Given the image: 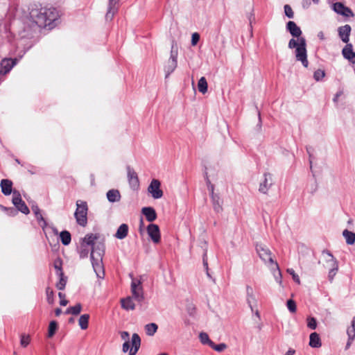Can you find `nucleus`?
<instances>
[{
    "label": "nucleus",
    "instance_id": "f257e3e1",
    "mask_svg": "<svg viewBox=\"0 0 355 355\" xmlns=\"http://www.w3.org/2000/svg\"><path fill=\"white\" fill-rule=\"evenodd\" d=\"M288 46L289 49H295V55L297 61L301 62L303 67L307 68L309 61L307 59L306 42L304 37L291 39L288 42Z\"/></svg>",
    "mask_w": 355,
    "mask_h": 355
},
{
    "label": "nucleus",
    "instance_id": "f03ea898",
    "mask_svg": "<svg viewBox=\"0 0 355 355\" xmlns=\"http://www.w3.org/2000/svg\"><path fill=\"white\" fill-rule=\"evenodd\" d=\"M256 251L259 254L260 259L266 263H268L270 264H272L275 266L276 270L277 272L278 275L275 277V279L279 284L282 283V273L279 268V265L277 262H275L273 259L271 257L270 250L263 244H257L256 245Z\"/></svg>",
    "mask_w": 355,
    "mask_h": 355
},
{
    "label": "nucleus",
    "instance_id": "7ed1b4c3",
    "mask_svg": "<svg viewBox=\"0 0 355 355\" xmlns=\"http://www.w3.org/2000/svg\"><path fill=\"white\" fill-rule=\"evenodd\" d=\"M46 8H41L40 9H31L30 11V18L32 20V24L34 27L37 26L40 28L47 27L46 18Z\"/></svg>",
    "mask_w": 355,
    "mask_h": 355
},
{
    "label": "nucleus",
    "instance_id": "20e7f679",
    "mask_svg": "<svg viewBox=\"0 0 355 355\" xmlns=\"http://www.w3.org/2000/svg\"><path fill=\"white\" fill-rule=\"evenodd\" d=\"M178 45L175 41L172 42L171 55L170 58L164 67V71L166 73V78H168L171 73H173L178 66Z\"/></svg>",
    "mask_w": 355,
    "mask_h": 355
},
{
    "label": "nucleus",
    "instance_id": "39448f33",
    "mask_svg": "<svg viewBox=\"0 0 355 355\" xmlns=\"http://www.w3.org/2000/svg\"><path fill=\"white\" fill-rule=\"evenodd\" d=\"M76 210L74 216L77 223L83 227H85L87 223V204L86 202L78 200L76 202Z\"/></svg>",
    "mask_w": 355,
    "mask_h": 355
},
{
    "label": "nucleus",
    "instance_id": "423d86ee",
    "mask_svg": "<svg viewBox=\"0 0 355 355\" xmlns=\"http://www.w3.org/2000/svg\"><path fill=\"white\" fill-rule=\"evenodd\" d=\"M12 202L15 209L17 210V212L21 211L24 214H28L30 213V210L25 202L22 200L19 191L14 189Z\"/></svg>",
    "mask_w": 355,
    "mask_h": 355
},
{
    "label": "nucleus",
    "instance_id": "0eeeda50",
    "mask_svg": "<svg viewBox=\"0 0 355 355\" xmlns=\"http://www.w3.org/2000/svg\"><path fill=\"white\" fill-rule=\"evenodd\" d=\"M131 292L132 298L138 302H141L144 299V291L140 280L132 279L131 282Z\"/></svg>",
    "mask_w": 355,
    "mask_h": 355
},
{
    "label": "nucleus",
    "instance_id": "6e6552de",
    "mask_svg": "<svg viewBox=\"0 0 355 355\" xmlns=\"http://www.w3.org/2000/svg\"><path fill=\"white\" fill-rule=\"evenodd\" d=\"M160 181L157 179H153L148 187V191L155 199H159L163 196V191L160 189Z\"/></svg>",
    "mask_w": 355,
    "mask_h": 355
},
{
    "label": "nucleus",
    "instance_id": "1a4fd4ad",
    "mask_svg": "<svg viewBox=\"0 0 355 355\" xmlns=\"http://www.w3.org/2000/svg\"><path fill=\"white\" fill-rule=\"evenodd\" d=\"M322 254H326L328 257L327 259V262L330 263V266L332 267L331 269L329 272V279L331 282L334 279V277L336 275V272L338 271V263L336 259L334 257L333 254L327 250H324L322 251Z\"/></svg>",
    "mask_w": 355,
    "mask_h": 355
},
{
    "label": "nucleus",
    "instance_id": "9d476101",
    "mask_svg": "<svg viewBox=\"0 0 355 355\" xmlns=\"http://www.w3.org/2000/svg\"><path fill=\"white\" fill-rule=\"evenodd\" d=\"M90 259L94 270L98 277H101V275H104V269L103 266V258L96 257L93 253L90 254Z\"/></svg>",
    "mask_w": 355,
    "mask_h": 355
},
{
    "label": "nucleus",
    "instance_id": "9b49d317",
    "mask_svg": "<svg viewBox=\"0 0 355 355\" xmlns=\"http://www.w3.org/2000/svg\"><path fill=\"white\" fill-rule=\"evenodd\" d=\"M128 180L130 187L135 190L139 187V180L137 173L130 166H127Z\"/></svg>",
    "mask_w": 355,
    "mask_h": 355
},
{
    "label": "nucleus",
    "instance_id": "f8f14e48",
    "mask_svg": "<svg viewBox=\"0 0 355 355\" xmlns=\"http://www.w3.org/2000/svg\"><path fill=\"white\" fill-rule=\"evenodd\" d=\"M147 232L153 243H158L160 242V231L157 225L153 223L148 225L147 227Z\"/></svg>",
    "mask_w": 355,
    "mask_h": 355
},
{
    "label": "nucleus",
    "instance_id": "ddd939ff",
    "mask_svg": "<svg viewBox=\"0 0 355 355\" xmlns=\"http://www.w3.org/2000/svg\"><path fill=\"white\" fill-rule=\"evenodd\" d=\"M16 59L4 58L0 62V76L8 73L16 64Z\"/></svg>",
    "mask_w": 355,
    "mask_h": 355
},
{
    "label": "nucleus",
    "instance_id": "4468645a",
    "mask_svg": "<svg viewBox=\"0 0 355 355\" xmlns=\"http://www.w3.org/2000/svg\"><path fill=\"white\" fill-rule=\"evenodd\" d=\"M351 31H352V28H351L350 25H349V24H345L344 26L338 27V35H339V37L340 38V40L343 42H345L346 44H349Z\"/></svg>",
    "mask_w": 355,
    "mask_h": 355
},
{
    "label": "nucleus",
    "instance_id": "2eb2a0df",
    "mask_svg": "<svg viewBox=\"0 0 355 355\" xmlns=\"http://www.w3.org/2000/svg\"><path fill=\"white\" fill-rule=\"evenodd\" d=\"M344 58L352 64H355V52L353 50V45L351 43L346 44L342 50Z\"/></svg>",
    "mask_w": 355,
    "mask_h": 355
},
{
    "label": "nucleus",
    "instance_id": "dca6fc26",
    "mask_svg": "<svg viewBox=\"0 0 355 355\" xmlns=\"http://www.w3.org/2000/svg\"><path fill=\"white\" fill-rule=\"evenodd\" d=\"M272 185V175L269 173H264V180L260 183L259 191L261 193H266Z\"/></svg>",
    "mask_w": 355,
    "mask_h": 355
},
{
    "label": "nucleus",
    "instance_id": "f3484780",
    "mask_svg": "<svg viewBox=\"0 0 355 355\" xmlns=\"http://www.w3.org/2000/svg\"><path fill=\"white\" fill-rule=\"evenodd\" d=\"M119 0H109L107 11L105 15L106 20L111 21L118 10V3Z\"/></svg>",
    "mask_w": 355,
    "mask_h": 355
},
{
    "label": "nucleus",
    "instance_id": "a211bd4d",
    "mask_svg": "<svg viewBox=\"0 0 355 355\" xmlns=\"http://www.w3.org/2000/svg\"><path fill=\"white\" fill-rule=\"evenodd\" d=\"M286 31L290 33V34L293 37L300 38L301 37V35L302 32L300 28L295 24V22L293 21H289L286 24Z\"/></svg>",
    "mask_w": 355,
    "mask_h": 355
},
{
    "label": "nucleus",
    "instance_id": "6ab92c4d",
    "mask_svg": "<svg viewBox=\"0 0 355 355\" xmlns=\"http://www.w3.org/2000/svg\"><path fill=\"white\" fill-rule=\"evenodd\" d=\"M12 182L10 180H1L0 182V187L2 193L5 196H9L12 193H13L14 190H12Z\"/></svg>",
    "mask_w": 355,
    "mask_h": 355
},
{
    "label": "nucleus",
    "instance_id": "aec40b11",
    "mask_svg": "<svg viewBox=\"0 0 355 355\" xmlns=\"http://www.w3.org/2000/svg\"><path fill=\"white\" fill-rule=\"evenodd\" d=\"M46 18L47 26H51L52 24L58 19V13L55 8H46Z\"/></svg>",
    "mask_w": 355,
    "mask_h": 355
},
{
    "label": "nucleus",
    "instance_id": "412c9836",
    "mask_svg": "<svg viewBox=\"0 0 355 355\" xmlns=\"http://www.w3.org/2000/svg\"><path fill=\"white\" fill-rule=\"evenodd\" d=\"M105 245L104 241L98 242L92 247V252L96 257L103 258L105 254Z\"/></svg>",
    "mask_w": 355,
    "mask_h": 355
},
{
    "label": "nucleus",
    "instance_id": "4be33fe9",
    "mask_svg": "<svg viewBox=\"0 0 355 355\" xmlns=\"http://www.w3.org/2000/svg\"><path fill=\"white\" fill-rule=\"evenodd\" d=\"M200 248L202 250V263L203 266L207 272V275L210 279H212L211 275L209 272L208 261H207V243L205 241L201 242Z\"/></svg>",
    "mask_w": 355,
    "mask_h": 355
},
{
    "label": "nucleus",
    "instance_id": "5701e85b",
    "mask_svg": "<svg viewBox=\"0 0 355 355\" xmlns=\"http://www.w3.org/2000/svg\"><path fill=\"white\" fill-rule=\"evenodd\" d=\"M211 198L214 211L216 213L222 212L223 210L222 206L223 200L220 198L219 195L216 193L212 194L211 195Z\"/></svg>",
    "mask_w": 355,
    "mask_h": 355
},
{
    "label": "nucleus",
    "instance_id": "b1692460",
    "mask_svg": "<svg viewBox=\"0 0 355 355\" xmlns=\"http://www.w3.org/2000/svg\"><path fill=\"white\" fill-rule=\"evenodd\" d=\"M141 213L145 216L146 220L153 222L157 218V214L154 208L151 207H143Z\"/></svg>",
    "mask_w": 355,
    "mask_h": 355
},
{
    "label": "nucleus",
    "instance_id": "393cba45",
    "mask_svg": "<svg viewBox=\"0 0 355 355\" xmlns=\"http://www.w3.org/2000/svg\"><path fill=\"white\" fill-rule=\"evenodd\" d=\"M128 225L127 224H121L116 230L114 236L118 239H125L128 233Z\"/></svg>",
    "mask_w": 355,
    "mask_h": 355
},
{
    "label": "nucleus",
    "instance_id": "a878e982",
    "mask_svg": "<svg viewBox=\"0 0 355 355\" xmlns=\"http://www.w3.org/2000/svg\"><path fill=\"white\" fill-rule=\"evenodd\" d=\"M121 307L126 310H134L135 309V304L133 302V298L131 297H127L121 300Z\"/></svg>",
    "mask_w": 355,
    "mask_h": 355
},
{
    "label": "nucleus",
    "instance_id": "bb28decb",
    "mask_svg": "<svg viewBox=\"0 0 355 355\" xmlns=\"http://www.w3.org/2000/svg\"><path fill=\"white\" fill-rule=\"evenodd\" d=\"M132 347L130 350H131L135 354H137L139 351L141 345V338L137 334H133L131 339Z\"/></svg>",
    "mask_w": 355,
    "mask_h": 355
},
{
    "label": "nucleus",
    "instance_id": "cd10ccee",
    "mask_svg": "<svg viewBox=\"0 0 355 355\" xmlns=\"http://www.w3.org/2000/svg\"><path fill=\"white\" fill-rule=\"evenodd\" d=\"M309 345L313 348H318L321 347V340L318 334H317L316 332H313L310 334Z\"/></svg>",
    "mask_w": 355,
    "mask_h": 355
},
{
    "label": "nucleus",
    "instance_id": "c85d7f7f",
    "mask_svg": "<svg viewBox=\"0 0 355 355\" xmlns=\"http://www.w3.org/2000/svg\"><path fill=\"white\" fill-rule=\"evenodd\" d=\"M107 198L110 202H119L121 199V194L117 189H110L107 192Z\"/></svg>",
    "mask_w": 355,
    "mask_h": 355
},
{
    "label": "nucleus",
    "instance_id": "c756f323",
    "mask_svg": "<svg viewBox=\"0 0 355 355\" xmlns=\"http://www.w3.org/2000/svg\"><path fill=\"white\" fill-rule=\"evenodd\" d=\"M32 211L34 213L37 221L39 223L42 222V227H46L47 223L41 214V210L37 205H33L31 207Z\"/></svg>",
    "mask_w": 355,
    "mask_h": 355
},
{
    "label": "nucleus",
    "instance_id": "7c9ffc66",
    "mask_svg": "<svg viewBox=\"0 0 355 355\" xmlns=\"http://www.w3.org/2000/svg\"><path fill=\"white\" fill-rule=\"evenodd\" d=\"M99 238V235L98 234H87L83 239V243L86 245H91L92 247L94 245L95 241Z\"/></svg>",
    "mask_w": 355,
    "mask_h": 355
},
{
    "label": "nucleus",
    "instance_id": "2f4dec72",
    "mask_svg": "<svg viewBox=\"0 0 355 355\" xmlns=\"http://www.w3.org/2000/svg\"><path fill=\"white\" fill-rule=\"evenodd\" d=\"M246 293H247V302H248V304H249L251 310L253 311V308H252V304L253 302H256V299H255V297H254V295L253 288L251 286H246Z\"/></svg>",
    "mask_w": 355,
    "mask_h": 355
},
{
    "label": "nucleus",
    "instance_id": "473e14b6",
    "mask_svg": "<svg viewBox=\"0 0 355 355\" xmlns=\"http://www.w3.org/2000/svg\"><path fill=\"white\" fill-rule=\"evenodd\" d=\"M60 238L64 245H68L71 241V236L69 231L63 230L60 234Z\"/></svg>",
    "mask_w": 355,
    "mask_h": 355
},
{
    "label": "nucleus",
    "instance_id": "72a5a7b5",
    "mask_svg": "<svg viewBox=\"0 0 355 355\" xmlns=\"http://www.w3.org/2000/svg\"><path fill=\"white\" fill-rule=\"evenodd\" d=\"M343 235L348 245H352L355 243V233L347 230L343 232Z\"/></svg>",
    "mask_w": 355,
    "mask_h": 355
},
{
    "label": "nucleus",
    "instance_id": "f704fd0d",
    "mask_svg": "<svg viewBox=\"0 0 355 355\" xmlns=\"http://www.w3.org/2000/svg\"><path fill=\"white\" fill-rule=\"evenodd\" d=\"M82 310V305L80 303L76 304L73 306H69L67 308L64 312L65 314H71L73 315H78Z\"/></svg>",
    "mask_w": 355,
    "mask_h": 355
},
{
    "label": "nucleus",
    "instance_id": "c9c22d12",
    "mask_svg": "<svg viewBox=\"0 0 355 355\" xmlns=\"http://www.w3.org/2000/svg\"><path fill=\"white\" fill-rule=\"evenodd\" d=\"M57 275L60 277V279L59 282L56 284V288L60 291H62L65 288L67 277L64 276L63 272H60V275Z\"/></svg>",
    "mask_w": 355,
    "mask_h": 355
},
{
    "label": "nucleus",
    "instance_id": "e433bc0d",
    "mask_svg": "<svg viewBox=\"0 0 355 355\" xmlns=\"http://www.w3.org/2000/svg\"><path fill=\"white\" fill-rule=\"evenodd\" d=\"M146 334L148 336H153L157 331L158 326L155 323H148L145 325Z\"/></svg>",
    "mask_w": 355,
    "mask_h": 355
},
{
    "label": "nucleus",
    "instance_id": "4c0bfd02",
    "mask_svg": "<svg viewBox=\"0 0 355 355\" xmlns=\"http://www.w3.org/2000/svg\"><path fill=\"white\" fill-rule=\"evenodd\" d=\"M89 314H83L80 315L78 323L80 325V327L81 329L85 330L88 328L89 324Z\"/></svg>",
    "mask_w": 355,
    "mask_h": 355
},
{
    "label": "nucleus",
    "instance_id": "58836bf2",
    "mask_svg": "<svg viewBox=\"0 0 355 355\" xmlns=\"http://www.w3.org/2000/svg\"><path fill=\"white\" fill-rule=\"evenodd\" d=\"M207 82L205 77H201L198 83V89L202 94H205L207 92Z\"/></svg>",
    "mask_w": 355,
    "mask_h": 355
},
{
    "label": "nucleus",
    "instance_id": "ea45409f",
    "mask_svg": "<svg viewBox=\"0 0 355 355\" xmlns=\"http://www.w3.org/2000/svg\"><path fill=\"white\" fill-rule=\"evenodd\" d=\"M58 323L56 321H51L48 327L47 337L52 338L55 335L56 331L58 330Z\"/></svg>",
    "mask_w": 355,
    "mask_h": 355
},
{
    "label": "nucleus",
    "instance_id": "a19ab883",
    "mask_svg": "<svg viewBox=\"0 0 355 355\" xmlns=\"http://www.w3.org/2000/svg\"><path fill=\"white\" fill-rule=\"evenodd\" d=\"M199 339L202 344L207 345L209 347L213 345V341L209 339L208 334L205 332H201L199 334Z\"/></svg>",
    "mask_w": 355,
    "mask_h": 355
},
{
    "label": "nucleus",
    "instance_id": "79ce46f5",
    "mask_svg": "<svg viewBox=\"0 0 355 355\" xmlns=\"http://www.w3.org/2000/svg\"><path fill=\"white\" fill-rule=\"evenodd\" d=\"M347 334L350 340L355 338V316L353 318L351 326L347 328Z\"/></svg>",
    "mask_w": 355,
    "mask_h": 355
},
{
    "label": "nucleus",
    "instance_id": "37998d69",
    "mask_svg": "<svg viewBox=\"0 0 355 355\" xmlns=\"http://www.w3.org/2000/svg\"><path fill=\"white\" fill-rule=\"evenodd\" d=\"M345 6L341 2H336L333 5L334 10L341 15H346V14L343 12Z\"/></svg>",
    "mask_w": 355,
    "mask_h": 355
},
{
    "label": "nucleus",
    "instance_id": "c03bdc74",
    "mask_svg": "<svg viewBox=\"0 0 355 355\" xmlns=\"http://www.w3.org/2000/svg\"><path fill=\"white\" fill-rule=\"evenodd\" d=\"M46 294L47 302L49 304H53L55 301L53 291L50 287H47L46 288Z\"/></svg>",
    "mask_w": 355,
    "mask_h": 355
},
{
    "label": "nucleus",
    "instance_id": "a18cd8bd",
    "mask_svg": "<svg viewBox=\"0 0 355 355\" xmlns=\"http://www.w3.org/2000/svg\"><path fill=\"white\" fill-rule=\"evenodd\" d=\"M89 251V250L88 248V246L86 245L85 243H82L81 246H80V249L79 250L80 257L81 259L87 257Z\"/></svg>",
    "mask_w": 355,
    "mask_h": 355
},
{
    "label": "nucleus",
    "instance_id": "49530a36",
    "mask_svg": "<svg viewBox=\"0 0 355 355\" xmlns=\"http://www.w3.org/2000/svg\"><path fill=\"white\" fill-rule=\"evenodd\" d=\"M62 261L61 259L58 258L54 261L53 266H54L55 269L56 270L57 275H60V272H63L62 268Z\"/></svg>",
    "mask_w": 355,
    "mask_h": 355
},
{
    "label": "nucleus",
    "instance_id": "de8ad7c7",
    "mask_svg": "<svg viewBox=\"0 0 355 355\" xmlns=\"http://www.w3.org/2000/svg\"><path fill=\"white\" fill-rule=\"evenodd\" d=\"M210 347L212 348L213 349H214L216 352H221L224 351L227 348V345L225 344V343H220L218 345H216L213 342V345H211L210 346Z\"/></svg>",
    "mask_w": 355,
    "mask_h": 355
},
{
    "label": "nucleus",
    "instance_id": "09e8293b",
    "mask_svg": "<svg viewBox=\"0 0 355 355\" xmlns=\"http://www.w3.org/2000/svg\"><path fill=\"white\" fill-rule=\"evenodd\" d=\"M287 308L291 313H295L297 310L296 303L294 300L290 299L286 302Z\"/></svg>",
    "mask_w": 355,
    "mask_h": 355
},
{
    "label": "nucleus",
    "instance_id": "8fccbe9b",
    "mask_svg": "<svg viewBox=\"0 0 355 355\" xmlns=\"http://www.w3.org/2000/svg\"><path fill=\"white\" fill-rule=\"evenodd\" d=\"M307 327L311 329H315L317 327V321L313 317H309L307 318Z\"/></svg>",
    "mask_w": 355,
    "mask_h": 355
},
{
    "label": "nucleus",
    "instance_id": "3c124183",
    "mask_svg": "<svg viewBox=\"0 0 355 355\" xmlns=\"http://www.w3.org/2000/svg\"><path fill=\"white\" fill-rule=\"evenodd\" d=\"M284 8L286 16L290 19H293L294 17V12L292 8L289 5L286 4L284 6Z\"/></svg>",
    "mask_w": 355,
    "mask_h": 355
},
{
    "label": "nucleus",
    "instance_id": "603ef678",
    "mask_svg": "<svg viewBox=\"0 0 355 355\" xmlns=\"http://www.w3.org/2000/svg\"><path fill=\"white\" fill-rule=\"evenodd\" d=\"M325 73L323 70L318 69L313 73V78L316 81H319L324 78Z\"/></svg>",
    "mask_w": 355,
    "mask_h": 355
},
{
    "label": "nucleus",
    "instance_id": "864d4df0",
    "mask_svg": "<svg viewBox=\"0 0 355 355\" xmlns=\"http://www.w3.org/2000/svg\"><path fill=\"white\" fill-rule=\"evenodd\" d=\"M205 180L207 185V188L210 191L211 195L214 194V185L211 184L209 177L207 175V173H205Z\"/></svg>",
    "mask_w": 355,
    "mask_h": 355
},
{
    "label": "nucleus",
    "instance_id": "5fc2aeb1",
    "mask_svg": "<svg viewBox=\"0 0 355 355\" xmlns=\"http://www.w3.org/2000/svg\"><path fill=\"white\" fill-rule=\"evenodd\" d=\"M30 340L31 339L29 336L21 335L20 344L23 347H26L29 344Z\"/></svg>",
    "mask_w": 355,
    "mask_h": 355
},
{
    "label": "nucleus",
    "instance_id": "6e6d98bb",
    "mask_svg": "<svg viewBox=\"0 0 355 355\" xmlns=\"http://www.w3.org/2000/svg\"><path fill=\"white\" fill-rule=\"evenodd\" d=\"M287 272L292 275V277L293 280L297 283L298 284H300V280L299 278V276L295 272L294 270L292 268L287 269Z\"/></svg>",
    "mask_w": 355,
    "mask_h": 355
},
{
    "label": "nucleus",
    "instance_id": "4d7b16f0",
    "mask_svg": "<svg viewBox=\"0 0 355 355\" xmlns=\"http://www.w3.org/2000/svg\"><path fill=\"white\" fill-rule=\"evenodd\" d=\"M200 35L198 33H194L191 36V45L196 46L200 40Z\"/></svg>",
    "mask_w": 355,
    "mask_h": 355
},
{
    "label": "nucleus",
    "instance_id": "13d9d810",
    "mask_svg": "<svg viewBox=\"0 0 355 355\" xmlns=\"http://www.w3.org/2000/svg\"><path fill=\"white\" fill-rule=\"evenodd\" d=\"M58 297L60 298V304L61 306H64L68 304L69 301L64 299V297H65L64 293H62L61 292L58 293Z\"/></svg>",
    "mask_w": 355,
    "mask_h": 355
},
{
    "label": "nucleus",
    "instance_id": "bf43d9fd",
    "mask_svg": "<svg viewBox=\"0 0 355 355\" xmlns=\"http://www.w3.org/2000/svg\"><path fill=\"white\" fill-rule=\"evenodd\" d=\"M17 210L15 209V207H8L6 212V214L10 216H15L17 215Z\"/></svg>",
    "mask_w": 355,
    "mask_h": 355
},
{
    "label": "nucleus",
    "instance_id": "052dcab7",
    "mask_svg": "<svg viewBox=\"0 0 355 355\" xmlns=\"http://www.w3.org/2000/svg\"><path fill=\"white\" fill-rule=\"evenodd\" d=\"M130 342L128 340L125 341V343L123 344V347H122L123 352L126 353L128 351H130Z\"/></svg>",
    "mask_w": 355,
    "mask_h": 355
},
{
    "label": "nucleus",
    "instance_id": "680f3d73",
    "mask_svg": "<svg viewBox=\"0 0 355 355\" xmlns=\"http://www.w3.org/2000/svg\"><path fill=\"white\" fill-rule=\"evenodd\" d=\"M343 12L346 14V15H344L345 17H354V15L352 10L349 8L346 7V6H345Z\"/></svg>",
    "mask_w": 355,
    "mask_h": 355
},
{
    "label": "nucleus",
    "instance_id": "e2e57ef3",
    "mask_svg": "<svg viewBox=\"0 0 355 355\" xmlns=\"http://www.w3.org/2000/svg\"><path fill=\"white\" fill-rule=\"evenodd\" d=\"M306 150H307V153L309 155V162H310V167L311 168H312V152L313 150V148L309 146V147H306Z\"/></svg>",
    "mask_w": 355,
    "mask_h": 355
},
{
    "label": "nucleus",
    "instance_id": "0e129e2a",
    "mask_svg": "<svg viewBox=\"0 0 355 355\" xmlns=\"http://www.w3.org/2000/svg\"><path fill=\"white\" fill-rule=\"evenodd\" d=\"M121 337L124 340H128L129 339V333L128 331H122L121 333Z\"/></svg>",
    "mask_w": 355,
    "mask_h": 355
},
{
    "label": "nucleus",
    "instance_id": "69168bd1",
    "mask_svg": "<svg viewBox=\"0 0 355 355\" xmlns=\"http://www.w3.org/2000/svg\"><path fill=\"white\" fill-rule=\"evenodd\" d=\"M139 232L140 234H143L144 232V220L142 218H140Z\"/></svg>",
    "mask_w": 355,
    "mask_h": 355
},
{
    "label": "nucleus",
    "instance_id": "338daca9",
    "mask_svg": "<svg viewBox=\"0 0 355 355\" xmlns=\"http://www.w3.org/2000/svg\"><path fill=\"white\" fill-rule=\"evenodd\" d=\"M311 4V2L309 1V0H303V2H302V6L304 8H307Z\"/></svg>",
    "mask_w": 355,
    "mask_h": 355
},
{
    "label": "nucleus",
    "instance_id": "774afa93",
    "mask_svg": "<svg viewBox=\"0 0 355 355\" xmlns=\"http://www.w3.org/2000/svg\"><path fill=\"white\" fill-rule=\"evenodd\" d=\"M295 354V350L290 348L284 355H294Z\"/></svg>",
    "mask_w": 355,
    "mask_h": 355
}]
</instances>
